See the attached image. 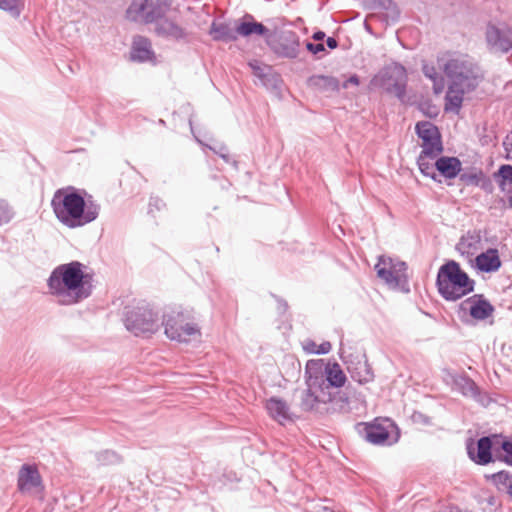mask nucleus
I'll list each match as a JSON object with an SVG mask.
<instances>
[{
	"label": "nucleus",
	"instance_id": "nucleus-1",
	"mask_svg": "<svg viewBox=\"0 0 512 512\" xmlns=\"http://www.w3.org/2000/svg\"><path fill=\"white\" fill-rule=\"evenodd\" d=\"M93 277L86 266L78 261L56 267L49 279L48 287L52 295L63 305L76 304L90 296Z\"/></svg>",
	"mask_w": 512,
	"mask_h": 512
},
{
	"label": "nucleus",
	"instance_id": "nucleus-2",
	"mask_svg": "<svg viewBox=\"0 0 512 512\" xmlns=\"http://www.w3.org/2000/svg\"><path fill=\"white\" fill-rule=\"evenodd\" d=\"M51 206L60 222L75 228L96 219V206L87 205L84 198L72 188L57 190L52 198Z\"/></svg>",
	"mask_w": 512,
	"mask_h": 512
},
{
	"label": "nucleus",
	"instance_id": "nucleus-3",
	"mask_svg": "<svg viewBox=\"0 0 512 512\" xmlns=\"http://www.w3.org/2000/svg\"><path fill=\"white\" fill-rule=\"evenodd\" d=\"M436 284L444 299L456 301L473 292L475 281L458 262L449 260L439 268Z\"/></svg>",
	"mask_w": 512,
	"mask_h": 512
},
{
	"label": "nucleus",
	"instance_id": "nucleus-4",
	"mask_svg": "<svg viewBox=\"0 0 512 512\" xmlns=\"http://www.w3.org/2000/svg\"><path fill=\"white\" fill-rule=\"evenodd\" d=\"M123 321L127 330L136 336H149L159 328L158 313L145 300L128 304Z\"/></svg>",
	"mask_w": 512,
	"mask_h": 512
},
{
	"label": "nucleus",
	"instance_id": "nucleus-5",
	"mask_svg": "<svg viewBox=\"0 0 512 512\" xmlns=\"http://www.w3.org/2000/svg\"><path fill=\"white\" fill-rule=\"evenodd\" d=\"M438 70H443L449 78L455 81V85L461 82L462 79L468 78L469 73L465 63L449 53H444L438 57L436 64L433 62L425 63L423 72L433 82L435 94L442 93L445 88L444 78L438 73Z\"/></svg>",
	"mask_w": 512,
	"mask_h": 512
},
{
	"label": "nucleus",
	"instance_id": "nucleus-6",
	"mask_svg": "<svg viewBox=\"0 0 512 512\" xmlns=\"http://www.w3.org/2000/svg\"><path fill=\"white\" fill-rule=\"evenodd\" d=\"M356 429L366 441L373 445H390L399 438L397 425L386 417H377L372 422L359 423Z\"/></svg>",
	"mask_w": 512,
	"mask_h": 512
},
{
	"label": "nucleus",
	"instance_id": "nucleus-7",
	"mask_svg": "<svg viewBox=\"0 0 512 512\" xmlns=\"http://www.w3.org/2000/svg\"><path fill=\"white\" fill-rule=\"evenodd\" d=\"M164 333L172 341L189 342L200 338L201 329L193 319L179 311H172L164 317Z\"/></svg>",
	"mask_w": 512,
	"mask_h": 512
},
{
	"label": "nucleus",
	"instance_id": "nucleus-8",
	"mask_svg": "<svg viewBox=\"0 0 512 512\" xmlns=\"http://www.w3.org/2000/svg\"><path fill=\"white\" fill-rule=\"evenodd\" d=\"M307 389L301 397V407L305 411H318L321 405L333 401L334 394L323 374H310L306 378Z\"/></svg>",
	"mask_w": 512,
	"mask_h": 512
},
{
	"label": "nucleus",
	"instance_id": "nucleus-9",
	"mask_svg": "<svg viewBox=\"0 0 512 512\" xmlns=\"http://www.w3.org/2000/svg\"><path fill=\"white\" fill-rule=\"evenodd\" d=\"M377 276L389 287L408 291L407 266L403 261L381 256L375 265Z\"/></svg>",
	"mask_w": 512,
	"mask_h": 512
},
{
	"label": "nucleus",
	"instance_id": "nucleus-10",
	"mask_svg": "<svg viewBox=\"0 0 512 512\" xmlns=\"http://www.w3.org/2000/svg\"><path fill=\"white\" fill-rule=\"evenodd\" d=\"M373 85L384 87L387 92L403 98L406 93L407 72L399 64H393L383 69L372 79Z\"/></svg>",
	"mask_w": 512,
	"mask_h": 512
},
{
	"label": "nucleus",
	"instance_id": "nucleus-11",
	"mask_svg": "<svg viewBox=\"0 0 512 512\" xmlns=\"http://www.w3.org/2000/svg\"><path fill=\"white\" fill-rule=\"evenodd\" d=\"M179 11L167 4L157 6V13L153 23L156 24V31L159 34L170 36L176 39L185 35L183 27L178 22Z\"/></svg>",
	"mask_w": 512,
	"mask_h": 512
},
{
	"label": "nucleus",
	"instance_id": "nucleus-12",
	"mask_svg": "<svg viewBox=\"0 0 512 512\" xmlns=\"http://www.w3.org/2000/svg\"><path fill=\"white\" fill-rule=\"evenodd\" d=\"M266 42L275 54L283 58H296L300 51L299 37L290 30L269 35Z\"/></svg>",
	"mask_w": 512,
	"mask_h": 512
},
{
	"label": "nucleus",
	"instance_id": "nucleus-13",
	"mask_svg": "<svg viewBox=\"0 0 512 512\" xmlns=\"http://www.w3.org/2000/svg\"><path fill=\"white\" fill-rule=\"evenodd\" d=\"M415 130L421 140V152L430 154L432 158H436L442 153L443 145L441 134L433 123L429 121L418 122Z\"/></svg>",
	"mask_w": 512,
	"mask_h": 512
},
{
	"label": "nucleus",
	"instance_id": "nucleus-14",
	"mask_svg": "<svg viewBox=\"0 0 512 512\" xmlns=\"http://www.w3.org/2000/svg\"><path fill=\"white\" fill-rule=\"evenodd\" d=\"M461 309L474 320H486L494 313V307L482 294H475L461 303Z\"/></svg>",
	"mask_w": 512,
	"mask_h": 512
},
{
	"label": "nucleus",
	"instance_id": "nucleus-15",
	"mask_svg": "<svg viewBox=\"0 0 512 512\" xmlns=\"http://www.w3.org/2000/svg\"><path fill=\"white\" fill-rule=\"evenodd\" d=\"M17 487L21 493L43 491L42 477L36 465L24 464L18 472Z\"/></svg>",
	"mask_w": 512,
	"mask_h": 512
},
{
	"label": "nucleus",
	"instance_id": "nucleus-16",
	"mask_svg": "<svg viewBox=\"0 0 512 512\" xmlns=\"http://www.w3.org/2000/svg\"><path fill=\"white\" fill-rule=\"evenodd\" d=\"M157 6L150 0H134L126 11V18L133 22L153 23Z\"/></svg>",
	"mask_w": 512,
	"mask_h": 512
},
{
	"label": "nucleus",
	"instance_id": "nucleus-17",
	"mask_svg": "<svg viewBox=\"0 0 512 512\" xmlns=\"http://www.w3.org/2000/svg\"><path fill=\"white\" fill-rule=\"evenodd\" d=\"M483 248V240L479 231H468L456 244V250L469 264Z\"/></svg>",
	"mask_w": 512,
	"mask_h": 512
},
{
	"label": "nucleus",
	"instance_id": "nucleus-18",
	"mask_svg": "<svg viewBox=\"0 0 512 512\" xmlns=\"http://www.w3.org/2000/svg\"><path fill=\"white\" fill-rule=\"evenodd\" d=\"M502 261L499 251L495 248H489L476 255L470 266L479 272L493 273L500 269Z\"/></svg>",
	"mask_w": 512,
	"mask_h": 512
},
{
	"label": "nucleus",
	"instance_id": "nucleus-19",
	"mask_svg": "<svg viewBox=\"0 0 512 512\" xmlns=\"http://www.w3.org/2000/svg\"><path fill=\"white\" fill-rule=\"evenodd\" d=\"M235 31L238 36H266L268 29L262 23L255 21L251 15H246L242 20L235 23Z\"/></svg>",
	"mask_w": 512,
	"mask_h": 512
},
{
	"label": "nucleus",
	"instance_id": "nucleus-20",
	"mask_svg": "<svg viewBox=\"0 0 512 512\" xmlns=\"http://www.w3.org/2000/svg\"><path fill=\"white\" fill-rule=\"evenodd\" d=\"M487 41L496 49L507 52L512 49V30L502 31L495 26H489L486 32Z\"/></svg>",
	"mask_w": 512,
	"mask_h": 512
},
{
	"label": "nucleus",
	"instance_id": "nucleus-21",
	"mask_svg": "<svg viewBox=\"0 0 512 512\" xmlns=\"http://www.w3.org/2000/svg\"><path fill=\"white\" fill-rule=\"evenodd\" d=\"M265 407L269 415L280 424H284L286 421L292 420L287 403L280 398H269L266 401Z\"/></svg>",
	"mask_w": 512,
	"mask_h": 512
},
{
	"label": "nucleus",
	"instance_id": "nucleus-22",
	"mask_svg": "<svg viewBox=\"0 0 512 512\" xmlns=\"http://www.w3.org/2000/svg\"><path fill=\"white\" fill-rule=\"evenodd\" d=\"M437 171L446 179H454L461 171V161L456 157L442 156L434 163Z\"/></svg>",
	"mask_w": 512,
	"mask_h": 512
},
{
	"label": "nucleus",
	"instance_id": "nucleus-23",
	"mask_svg": "<svg viewBox=\"0 0 512 512\" xmlns=\"http://www.w3.org/2000/svg\"><path fill=\"white\" fill-rule=\"evenodd\" d=\"M131 58L137 61H150L154 58L149 39L137 36L134 38L131 49Z\"/></svg>",
	"mask_w": 512,
	"mask_h": 512
},
{
	"label": "nucleus",
	"instance_id": "nucleus-24",
	"mask_svg": "<svg viewBox=\"0 0 512 512\" xmlns=\"http://www.w3.org/2000/svg\"><path fill=\"white\" fill-rule=\"evenodd\" d=\"M491 447L492 442L489 437H482L477 442V454L474 455L472 449H469V455L477 464L485 465L491 462Z\"/></svg>",
	"mask_w": 512,
	"mask_h": 512
},
{
	"label": "nucleus",
	"instance_id": "nucleus-25",
	"mask_svg": "<svg viewBox=\"0 0 512 512\" xmlns=\"http://www.w3.org/2000/svg\"><path fill=\"white\" fill-rule=\"evenodd\" d=\"M324 378L331 388H340L347 380L344 371L337 363L326 366Z\"/></svg>",
	"mask_w": 512,
	"mask_h": 512
},
{
	"label": "nucleus",
	"instance_id": "nucleus-26",
	"mask_svg": "<svg viewBox=\"0 0 512 512\" xmlns=\"http://www.w3.org/2000/svg\"><path fill=\"white\" fill-rule=\"evenodd\" d=\"M210 35L216 41H235L237 40V33L235 27L231 28L228 24L212 23L210 28Z\"/></svg>",
	"mask_w": 512,
	"mask_h": 512
},
{
	"label": "nucleus",
	"instance_id": "nucleus-27",
	"mask_svg": "<svg viewBox=\"0 0 512 512\" xmlns=\"http://www.w3.org/2000/svg\"><path fill=\"white\" fill-rule=\"evenodd\" d=\"M494 177L502 191H504V192L512 191V166L511 165L500 166L498 171L494 174Z\"/></svg>",
	"mask_w": 512,
	"mask_h": 512
},
{
	"label": "nucleus",
	"instance_id": "nucleus-28",
	"mask_svg": "<svg viewBox=\"0 0 512 512\" xmlns=\"http://www.w3.org/2000/svg\"><path fill=\"white\" fill-rule=\"evenodd\" d=\"M463 101V91L455 89L453 86L449 87L446 94L445 110L458 112Z\"/></svg>",
	"mask_w": 512,
	"mask_h": 512
},
{
	"label": "nucleus",
	"instance_id": "nucleus-29",
	"mask_svg": "<svg viewBox=\"0 0 512 512\" xmlns=\"http://www.w3.org/2000/svg\"><path fill=\"white\" fill-rule=\"evenodd\" d=\"M308 84L315 89H337V81L334 78L322 75L310 77Z\"/></svg>",
	"mask_w": 512,
	"mask_h": 512
},
{
	"label": "nucleus",
	"instance_id": "nucleus-30",
	"mask_svg": "<svg viewBox=\"0 0 512 512\" xmlns=\"http://www.w3.org/2000/svg\"><path fill=\"white\" fill-rule=\"evenodd\" d=\"M485 175L480 169H472L460 175V181L466 186H479Z\"/></svg>",
	"mask_w": 512,
	"mask_h": 512
},
{
	"label": "nucleus",
	"instance_id": "nucleus-31",
	"mask_svg": "<svg viewBox=\"0 0 512 512\" xmlns=\"http://www.w3.org/2000/svg\"><path fill=\"white\" fill-rule=\"evenodd\" d=\"M429 158L433 159L430 154L421 152L417 161L418 167L423 175L435 179V174L433 172L434 165L429 162Z\"/></svg>",
	"mask_w": 512,
	"mask_h": 512
},
{
	"label": "nucleus",
	"instance_id": "nucleus-32",
	"mask_svg": "<svg viewBox=\"0 0 512 512\" xmlns=\"http://www.w3.org/2000/svg\"><path fill=\"white\" fill-rule=\"evenodd\" d=\"M303 348L306 352L311 354H327L331 350V344L330 342H323L317 345L313 341H306Z\"/></svg>",
	"mask_w": 512,
	"mask_h": 512
},
{
	"label": "nucleus",
	"instance_id": "nucleus-33",
	"mask_svg": "<svg viewBox=\"0 0 512 512\" xmlns=\"http://www.w3.org/2000/svg\"><path fill=\"white\" fill-rule=\"evenodd\" d=\"M12 217V212L7 203L0 201V225L7 223Z\"/></svg>",
	"mask_w": 512,
	"mask_h": 512
},
{
	"label": "nucleus",
	"instance_id": "nucleus-34",
	"mask_svg": "<svg viewBox=\"0 0 512 512\" xmlns=\"http://www.w3.org/2000/svg\"><path fill=\"white\" fill-rule=\"evenodd\" d=\"M502 449L505 453L503 457L504 462L512 466V442L504 441Z\"/></svg>",
	"mask_w": 512,
	"mask_h": 512
},
{
	"label": "nucleus",
	"instance_id": "nucleus-35",
	"mask_svg": "<svg viewBox=\"0 0 512 512\" xmlns=\"http://www.w3.org/2000/svg\"><path fill=\"white\" fill-rule=\"evenodd\" d=\"M19 0H0V8L7 11L17 10Z\"/></svg>",
	"mask_w": 512,
	"mask_h": 512
},
{
	"label": "nucleus",
	"instance_id": "nucleus-36",
	"mask_svg": "<svg viewBox=\"0 0 512 512\" xmlns=\"http://www.w3.org/2000/svg\"><path fill=\"white\" fill-rule=\"evenodd\" d=\"M496 483H506L509 480V474L505 471H500L492 475Z\"/></svg>",
	"mask_w": 512,
	"mask_h": 512
},
{
	"label": "nucleus",
	"instance_id": "nucleus-37",
	"mask_svg": "<svg viewBox=\"0 0 512 512\" xmlns=\"http://www.w3.org/2000/svg\"><path fill=\"white\" fill-rule=\"evenodd\" d=\"M306 48L312 52L313 54H317L319 52H322L324 51V45L319 43V44H312V43H307L306 44Z\"/></svg>",
	"mask_w": 512,
	"mask_h": 512
},
{
	"label": "nucleus",
	"instance_id": "nucleus-38",
	"mask_svg": "<svg viewBox=\"0 0 512 512\" xmlns=\"http://www.w3.org/2000/svg\"><path fill=\"white\" fill-rule=\"evenodd\" d=\"M250 67L256 76L263 77L262 69L257 63H250Z\"/></svg>",
	"mask_w": 512,
	"mask_h": 512
},
{
	"label": "nucleus",
	"instance_id": "nucleus-39",
	"mask_svg": "<svg viewBox=\"0 0 512 512\" xmlns=\"http://www.w3.org/2000/svg\"><path fill=\"white\" fill-rule=\"evenodd\" d=\"M348 84H352V85H359V78L357 76H351L344 84V87H347Z\"/></svg>",
	"mask_w": 512,
	"mask_h": 512
},
{
	"label": "nucleus",
	"instance_id": "nucleus-40",
	"mask_svg": "<svg viewBox=\"0 0 512 512\" xmlns=\"http://www.w3.org/2000/svg\"><path fill=\"white\" fill-rule=\"evenodd\" d=\"M327 43V46L330 48V49H335L337 46H338V42L335 38H332V37H329L326 41Z\"/></svg>",
	"mask_w": 512,
	"mask_h": 512
},
{
	"label": "nucleus",
	"instance_id": "nucleus-41",
	"mask_svg": "<svg viewBox=\"0 0 512 512\" xmlns=\"http://www.w3.org/2000/svg\"><path fill=\"white\" fill-rule=\"evenodd\" d=\"M324 37H325V33L322 31H318V32L314 33V35H313V39L317 40V41L323 40Z\"/></svg>",
	"mask_w": 512,
	"mask_h": 512
},
{
	"label": "nucleus",
	"instance_id": "nucleus-42",
	"mask_svg": "<svg viewBox=\"0 0 512 512\" xmlns=\"http://www.w3.org/2000/svg\"><path fill=\"white\" fill-rule=\"evenodd\" d=\"M508 494H509V495H510V497L512 498V484L509 486Z\"/></svg>",
	"mask_w": 512,
	"mask_h": 512
},
{
	"label": "nucleus",
	"instance_id": "nucleus-43",
	"mask_svg": "<svg viewBox=\"0 0 512 512\" xmlns=\"http://www.w3.org/2000/svg\"><path fill=\"white\" fill-rule=\"evenodd\" d=\"M341 400H342L344 403H346V404L348 403V399H347V398H345V399H342V398H341Z\"/></svg>",
	"mask_w": 512,
	"mask_h": 512
},
{
	"label": "nucleus",
	"instance_id": "nucleus-44",
	"mask_svg": "<svg viewBox=\"0 0 512 512\" xmlns=\"http://www.w3.org/2000/svg\"><path fill=\"white\" fill-rule=\"evenodd\" d=\"M509 203L512 206V196L509 198Z\"/></svg>",
	"mask_w": 512,
	"mask_h": 512
}]
</instances>
